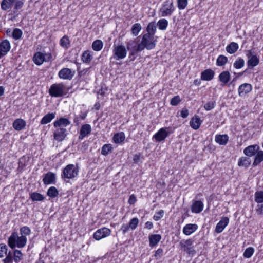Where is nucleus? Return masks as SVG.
<instances>
[{"mask_svg": "<svg viewBox=\"0 0 263 263\" xmlns=\"http://www.w3.org/2000/svg\"><path fill=\"white\" fill-rule=\"evenodd\" d=\"M27 243V238L25 236H19L16 232H13L8 238V245L11 248L16 247L22 248L25 247Z\"/></svg>", "mask_w": 263, "mask_h": 263, "instance_id": "1", "label": "nucleus"}, {"mask_svg": "<svg viewBox=\"0 0 263 263\" xmlns=\"http://www.w3.org/2000/svg\"><path fill=\"white\" fill-rule=\"evenodd\" d=\"M66 86L62 83H55L50 86L49 93L52 97H61L66 94Z\"/></svg>", "mask_w": 263, "mask_h": 263, "instance_id": "2", "label": "nucleus"}, {"mask_svg": "<svg viewBox=\"0 0 263 263\" xmlns=\"http://www.w3.org/2000/svg\"><path fill=\"white\" fill-rule=\"evenodd\" d=\"M79 172L78 167L73 164L67 165L63 170L62 178L73 179L77 176Z\"/></svg>", "mask_w": 263, "mask_h": 263, "instance_id": "3", "label": "nucleus"}, {"mask_svg": "<svg viewBox=\"0 0 263 263\" xmlns=\"http://www.w3.org/2000/svg\"><path fill=\"white\" fill-rule=\"evenodd\" d=\"M175 10L173 0L165 1L160 9L162 17L171 16Z\"/></svg>", "mask_w": 263, "mask_h": 263, "instance_id": "4", "label": "nucleus"}, {"mask_svg": "<svg viewBox=\"0 0 263 263\" xmlns=\"http://www.w3.org/2000/svg\"><path fill=\"white\" fill-rule=\"evenodd\" d=\"M142 41H144V44L147 50L152 49L156 46V40L154 39L153 35H149V34H144L142 36Z\"/></svg>", "mask_w": 263, "mask_h": 263, "instance_id": "5", "label": "nucleus"}, {"mask_svg": "<svg viewBox=\"0 0 263 263\" xmlns=\"http://www.w3.org/2000/svg\"><path fill=\"white\" fill-rule=\"evenodd\" d=\"M113 53L117 60L122 59L126 56L127 51L123 45H118L114 47Z\"/></svg>", "mask_w": 263, "mask_h": 263, "instance_id": "6", "label": "nucleus"}, {"mask_svg": "<svg viewBox=\"0 0 263 263\" xmlns=\"http://www.w3.org/2000/svg\"><path fill=\"white\" fill-rule=\"evenodd\" d=\"M193 241L191 239L186 240H182L179 242V245L181 248H183V250L190 255L194 254L195 253L193 247H191Z\"/></svg>", "mask_w": 263, "mask_h": 263, "instance_id": "7", "label": "nucleus"}, {"mask_svg": "<svg viewBox=\"0 0 263 263\" xmlns=\"http://www.w3.org/2000/svg\"><path fill=\"white\" fill-rule=\"evenodd\" d=\"M111 231L109 229L103 227L98 229L93 234V238L97 240H99L102 238L108 236L110 235Z\"/></svg>", "mask_w": 263, "mask_h": 263, "instance_id": "8", "label": "nucleus"}, {"mask_svg": "<svg viewBox=\"0 0 263 263\" xmlns=\"http://www.w3.org/2000/svg\"><path fill=\"white\" fill-rule=\"evenodd\" d=\"M54 133V139L58 142L63 141L67 135V130L64 127H56Z\"/></svg>", "mask_w": 263, "mask_h": 263, "instance_id": "9", "label": "nucleus"}, {"mask_svg": "<svg viewBox=\"0 0 263 263\" xmlns=\"http://www.w3.org/2000/svg\"><path fill=\"white\" fill-rule=\"evenodd\" d=\"M246 55L248 58V61L247 62L248 67H253L258 64V58L256 57V55L253 54V53L251 50L247 51Z\"/></svg>", "mask_w": 263, "mask_h": 263, "instance_id": "10", "label": "nucleus"}, {"mask_svg": "<svg viewBox=\"0 0 263 263\" xmlns=\"http://www.w3.org/2000/svg\"><path fill=\"white\" fill-rule=\"evenodd\" d=\"M74 73V71H72L70 69L64 68L59 71L58 75L61 79L70 80Z\"/></svg>", "mask_w": 263, "mask_h": 263, "instance_id": "11", "label": "nucleus"}, {"mask_svg": "<svg viewBox=\"0 0 263 263\" xmlns=\"http://www.w3.org/2000/svg\"><path fill=\"white\" fill-rule=\"evenodd\" d=\"M168 134V132L165 128H161L153 136V139H155L157 142H161L164 140Z\"/></svg>", "mask_w": 263, "mask_h": 263, "instance_id": "12", "label": "nucleus"}, {"mask_svg": "<svg viewBox=\"0 0 263 263\" xmlns=\"http://www.w3.org/2000/svg\"><path fill=\"white\" fill-rule=\"evenodd\" d=\"M252 89V86L250 84L243 83L239 86L238 88V94L240 97H243L247 93L250 92Z\"/></svg>", "mask_w": 263, "mask_h": 263, "instance_id": "13", "label": "nucleus"}, {"mask_svg": "<svg viewBox=\"0 0 263 263\" xmlns=\"http://www.w3.org/2000/svg\"><path fill=\"white\" fill-rule=\"evenodd\" d=\"M259 149V146L258 145H252L246 147L243 150V153L246 156L251 157L254 156Z\"/></svg>", "mask_w": 263, "mask_h": 263, "instance_id": "14", "label": "nucleus"}, {"mask_svg": "<svg viewBox=\"0 0 263 263\" xmlns=\"http://www.w3.org/2000/svg\"><path fill=\"white\" fill-rule=\"evenodd\" d=\"M229 219L227 217H223L217 224L215 232L220 233L222 232L229 223Z\"/></svg>", "mask_w": 263, "mask_h": 263, "instance_id": "15", "label": "nucleus"}, {"mask_svg": "<svg viewBox=\"0 0 263 263\" xmlns=\"http://www.w3.org/2000/svg\"><path fill=\"white\" fill-rule=\"evenodd\" d=\"M43 181L45 184H54L55 182V174L49 172L46 173L43 179Z\"/></svg>", "mask_w": 263, "mask_h": 263, "instance_id": "16", "label": "nucleus"}, {"mask_svg": "<svg viewBox=\"0 0 263 263\" xmlns=\"http://www.w3.org/2000/svg\"><path fill=\"white\" fill-rule=\"evenodd\" d=\"M231 74L228 71H223L220 73L218 78L219 80L221 83V86H224L227 83L230 81Z\"/></svg>", "mask_w": 263, "mask_h": 263, "instance_id": "17", "label": "nucleus"}, {"mask_svg": "<svg viewBox=\"0 0 263 263\" xmlns=\"http://www.w3.org/2000/svg\"><path fill=\"white\" fill-rule=\"evenodd\" d=\"M214 71L211 69H208L201 72V79L205 81H211L214 77Z\"/></svg>", "mask_w": 263, "mask_h": 263, "instance_id": "18", "label": "nucleus"}, {"mask_svg": "<svg viewBox=\"0 0 263 263\" xmlns=\"http://www.w3.org/2000/svg\"><path fill=\"white\" fill-rule=\"evenodd\" d=\"M91 131V128L89 124L83 125L81 128L79 138L83 139L85 137L89 135Z\"/></svg>", "mask_w": 263, "mask_h": 263, "instance_id": "19", "label": "nucleus"}, {"mask_svg": "<svg viewBox=\"0 0 263 263\" xmlns=\"http://www.w3.org/2000/svg\"><path fill=\"white\" fill-rule=\"evenodd\" d=\"M198 229V226L196 224H187L183 229V233L186 235H190Z\"/></svg>", "mask_w": 263, "mask_h": 263, "instance_id": "20", "label": "nucleus"}, {"mask_svg": "<svg viewBox=\"0 0 263 263\" xmlns=\"http://www.w3.org/2000/svg\"><path fill=\"white\" fill-rule=\"evenodd\" d=\"M203 203L200 200H197L193 202L191 210L193 213H199L203 210Z\"/></svg>", "mask_w": 263, "mask_h": 263, "instance_id": "21", "label": "nucleus"}, {"mask_svg": "<svg viewBox=\"0 0 263 263\" xmlns=\"http://www.w3.org/2000/svg\"><path fill=\"white\" fill-rule=\"evenodd\" d=\"M70 122L66 118H60L59 120H57L53 123L55 127H64L69 125Z\"/></svg>", "mask_w": 263, "mask_h": 263, "instance_id": "22", "label": "nucleus"}, {"mask_svg": "<svg viewBox=\"0 0 263 263\" xmlns=\"http://www.w3.org/2000/svg\"><path fill=\"white\" fill-rule=\"evenodd\" d=\"M202 120L197 116H195L192 118L190 122V126L194 129H198L202 124Z\"/></svg>", "mask_w": 263, "mask_h": 263, "instance_id": "23", "label": "nucleus"}, {"mask_svg": "<svg viewBox=\"0 0 263 263\" xmlns=\"http://www.w3.org/2000/svg\"><path fill=\"white\" fill-rule=\"evenodd\" d=\"M161 239V236L159 234H152L149 236V246L153 247L157 245Z\"/></svg>", "mask_w": 263, "mask_h": 263, "instance_id": "24", "label": "nucleus"}, {"mask_svg": "<svg viewBox=\"0 0 263 263\" xmlns=\"http://www.w3.org/2000/svg\"><path fill=\"white\" fill-rule=\"evenodd\" d=\"M25 126L26 122L22 119H16L13 123V127L16 130L23 129Z\"/></svg>", "mask_w": 263, "mask_h": 263, "instance_id": "25", "label": "nucleus"}, {"mask_svg": "<svg viewBox=\"0 0 263 263\" xmlns=\"http://www.w3.org/2000/svg\"><path fill=\"white\" fill-rule=\"evenodd\" d=\"M229 140V137L227 134L217 135L215 136V141L220 145H225Z\"/></svg>", "mask_w": 263, "mask_h": 263, "instance_id": "26", "label": "nucleus"}, {"mask_svg": "<svg viewBox=\"0 0 263 263\" xmlns=\"http://www.w3.org/2000/svg\"><path fill=\"white\" fill-rule=\"evenodd\" d=\"M0 49L5 55L10 49V44L9 41L5 40L0 44Z\"/></svg>", "mask_w": 263, "mask_h": 263, "instance_id": "27", "label": "nucleus"}, {"mask_svg": "<svg viewBox=\"0 0 263 263\" xmlns=\"http://www.w3.org/2000/svg\"><path fill=\"white\" fill-rule=\"evenodd\" d=\"M55 117V113H48L44 116L42 119L40 123L41 124L44 125L46 124L51 122Z\"/></svg>", "mask_w": 263, "mask_h": 263, "instance_id": "28", "label": "nucleus"}, {"mask_svg": "<svg viewBox=\"0 0 263 263\" xmlns=\"http://www.w3.org/2000/svg\"><path fill=\"white\" fill-rule=\"evenodd\" d=\"M45 56L44 53L42 52L36 53L33 57V61L37 65L42 64L45 61Z\"/></svg>", "mask_w": 263, "mask_h": 263, "instance_id": "29", "label": "nucleus"}, {"mask_svg": "<svg viewBox=\"0 0 263 263\" xmlns=\"http://www.w3.org/2000/svg\"><path fill=\"white\" fill-rule=\"evenodd\" d=\"M70 43V40L66 35L63 36L60 41V46L65 49H68L69 47Z\"/></svg>", "mask_w": 263, "mask_h": 263, "instance_id": "30", "label": "nucleus"}, {"mask_svg": "<svg viewBox=\"0 0 263 263\" xmlns=\"http://www.w3.org/2000/svg\"><path fill=\"white\" fill-rule=\"evenodd\" d=\"M157 29V26L156 23L154 22H151L147 25L146 31L147 33L146 34H149V35H154L156 30Z\"/></svg>", "mask_w": 263, "mask_h": 263, "instance_id": "31", "label": "nucleus"}, {"mask_svg": "<svg viewBox=\"0 0 263 263\" xmlns=\"http://www.w3.org/2000/svg\"><path fill=\"white\" fill-rule=\"evenodd\" d=\"M257 152V153L255 157L254 161L253 163L254 166H257L263 161V151L258 150Z\"/></svg>", "mask_w": 263, "mask_h": 263, "instance_id": "32", "label": "nucleus"}, {"mask_svg": "<svg viewBox=\"0 0 263 263\" xmlns=\"http://www.w3.org/2000/svg\"><path fill=\"white\" fill-rule=\"evenodd\" d=\"M30 198L33 201H42L44 200L45 197L40 193L33 192L30 194Z\"/></svg>", "mask_w": 263, "mask_h": 263, "instance_id": "33", "label": "nucleus"}, {"mask_svg": "<svg viewBox=\"0 0 263 263\" xmlns=\"http://www.w3.org/2000/svg\"><path fill=\"white\" fill-rule=\"evenodd\" d=\"M238 48V45L235 42H232L226 47L227 51L231 54L235 53Z\"/></svg>", "mask_w": 263, "mask_h": 263, "instance_id": "34", "label": "nucleus"}, {"mask_svg": "<svg viewBox=\"0 0 263 263\" xmlns=\"http://www.w3.org/2000/svg\"><path fill=\"white\" fill-rule=\"evenodd\" d=\"M13 4V0H3L1 4V9L6 11L11 8Z\"/></svg>", "mask_w": 263, "mask_h": 263, "instance_id": "35", "label": "nucleus"}, {"mask_svg": "<svg viewBox=\"0 0 263 263\" xmlns=\"http://www.w3.org/2000/svg\"><path fill=\"white\" fill-rule=\"evenodd\" d=\"M103 43L100 40H95L92 44V48L96 51H100L103 47Z\"/></svg>", "mask_w": 263, "mask_h": 263, "instance_id": "36", "label": "nucleus"}, {"mask_svg": "<svg viewBox=\"0 0 263 263\" xmlns=\"http://www.w3.org/2000/svg\"><path fill=\"white\" fill-rule=\"evenodd\" d=\"M113 139L116 143H120L125 139L124 134L123 132L118 133L114 136Z\"/></svg>", "mask_w": 263, "mask_h": 263, "instance_id": "37", "label": "nucleus"}, {"mask_svg": "<svg viewBox=\"0 0 263 263\" xmlns=\"http://www.w3.org/2000/svg\"><path fill=\"white\" fill-rule=\"evenodd\" d=\"M81 59L83 62L86 63H89L91 61L92 57L90 53V51L87 50L83 53Z\"/></svg>", "mask_w": 263, "mask_h": 263, "instance_id": "38", "label": "nucleus"}, {"mask_svg": "<svg viewBox=\"0 0 263 263\" xmlns=\"http://www.w3.org/2000/svg\"><path fill=\"white\" fill-rule=\"evenodd\" d=\"M238 164L239 166L248 167L250 164V159L248 157H241L239 159Z\"/></svg>", "mask_w": 263, "mask_h": 263, "instance_id": "39", "label": "nucleus"}, {"mask_svg": "<svg viewBox=\"0 0 263 263\" xmlns=\"http://www.w3.org/2000/svg\"><path fill=\"white\" fill-rule=\"evenodd\" d=\"M23 258V254L18 250H14L13 252V259L16 263H18Z\"/></svg>", "mask_w": 263, "mask_h": 263, "instance_id": "40", "label": "nucleus"}, {"mask_svg": "<svg viewBox=\"0 0 263 263\" xmlns=\"http://www.w3.org/2000/svg\"><path fill=\"white\" fill-rule=\"evenodd\" d=\"M228 62V58L227 57L220 55L216 60V64L219 66H222L224 65Z\"/></svg>", "mask_w": 263, "mask_h": 263, "instance_id": "41", "label": "nucleus"}, {"mask_svg": "<svg viewBox=\"0 0 263 263\" xmlns=\"http://www.w3.org/2000/svg\"><path fill=\"white\" fill-rule=\"evenodd\" d=\"M139 222V220L137 217L133 218L128 223V227L132 230H134L137 227Z\"/></svg>", "mask_w": 263, "mask_h": 263, "instance_id": "42", "label": "nucleus"}, {"mask_svg": "<svg viewBox=\"0 0 263 263\" xmlns=\"http://www.w3.org/2000/svg\"><path fill=\"white\" fill-rule=\"evenodd\" d=\"M47 194L50 197L54 198L58 196L59 192L55 187L51 186L48 190Z\"/></svg>", "mask_w": 263, "mask_h": 263, "instance_id": "43", "label": "nucleus"}, {"mask_svg": "<svg viewBox=\"0 0 263 263\" xmlns=\"http://www.w3.org/2000/svg\"><path fill=\"white\" fill-rule=\"evenodd\" d=\"M157 25L160 30H165L168 26V21L165 19H161L158 22Z\"/></svg>", "mask_w": 263, "mask_h": 263, "instance_id": "44", "label": "nucleus"}, {"mask_svg": "<svg viewBox=\"0 0 263 263\" xmlns=\"http://www.w3.org/2000/svg\"><path fill=\"white\" fill-rule=\"evenodd\" d=\"M141 30V26L139 23H136L132 26V32L134 35L137 36Z\"/></svg>", "mask_w": 263, "mask_h": 263, "instance_id": "45", "label": "nucleus"}, {"mask_svg": "<svg viewBox=\"0 0 263 263\" xmlns=\"http://www.w3.org/2000/svg\"><path fill=\"white\" fill-rule=\"evenodd\" d=\"M216 105V102L215 100H211L208 101L206 103H205L204 105V109L209 111L212 110L213 108L215 107Z\"/></svg>", "mask_w": 263, "mask_h": 263, "instance_id": "46", "label": "nucleus"}, {"mask_svg": "<svg viewBox=\"0 0 263 263\" xmlns=\"http://www.w3.org/2000/svg\"><path fill=\"white\" fill-rule=\"evenodd\" d=\"M254 249L252 247H249L246 249L243 253V256L245 258H250L253 254L254 253Z\"/></svg>", "mask_w": 263, "mask_h": 263, "instance_id": "47", "label": "nucleus"}, {"mask_svg": "<svg viewBox=\"0 0 263 263\" xmlns=\"http://www.w3.org/2000/svg\"><path fill=\"white\" fill-rule=\"evenodd\" d=\"M22 31L18 28H15L12 32V37L15 40H19L22 35Z\"/></svg>", "mask_w": 263, "mask_h": 263, "instance_id": "48", "label": "nucleus"}, {"mask_svg": "<svg viewBox=\"0 0 263 263\" xmlns=\"http://www.w3.org/2000/svg\"><path fill=\"white\" fill-rule=\"evenodd\" d=\"M245 65L244 60L241 58H239L234 63V67L236 69H240L243 67Z\"/></svg>", "mask_w": 263, "mask_h": 263, "instance_id": "49", "label": "nucleus"}, {"mask_svg": "<svg viewBox=\"0 0 263 263\" xmlns=\"http://www.w3.org/2000/svg\"><path fill=\"white\" fill-rule=\"evenodd\" d=\"M8 248L4 243L0 244V258H2L5 255L7 254Z\"/></svg>", "mask_w": 263, "mask_h": 263, "instance_id": "50", "label": "nucleus"}, {"mask_svg": "<svg viewBox=\"0 0 263 263\" xmlns=\"http://www.w3.org/2000/svg\"><path fill=\"white\" fill-rule=\"evenodd\" d=\"M111 150V147L110 146V145L105 144L102 148L101 154L104 156H106Z\"/></svg>", "mask_w": 263, "mask_h": 263, "instance_id": "51", "label": "nucleus"}, {"mask_svg": "<svg viewBox=\"0 0 263 263\" xmlns=\"http://www.w3.org/2000/svg\"><path fill=\"white\" fill-rule=\"evenodd\" d=\"M20 233L21 236L29 235L30 233V230L28 227H23L20 229Z\"/></svg>", "mask_w": 263, "mask_h": 263, "instance_id": "52", "label": "nucleus"}, {"mask_svg": "<svg viewBox=\"0 0 263 263\" xmlns=\"http://www.w3.org/2000/svg\"><path fill=\"white\" fill-rule=\"evenodd\" d=\"M13 3H14V9L15 10L20 9L24 5V2L22 0H13Z\"/></svg>", "mask_w": 263, "mask_h": 263, "instance_id": "53", "label": "nucleus"}, {"mask_svg": "<svg viewBox=\"0 0 263 263\" xmlns=\"http://www.w3.org/2000/svg\"><path fill=\"white\" fill-rule=\"evenodd\" d=\"M181 102V99L179 96H176L172 98L170 103L173 106L177 105Z\"/></svg>", "mask_w": 263, "mask_h": 263, "instance_id": "54", "label": "nucleus"}, {"mask_svg": "<svg viewBox=\"0 0 263 263\" xmlns=\"http://www.w3.org/2000/svg\"><path fill=\"white\" fill-rule=\"evenodd\" d=\"M178 7L179 9H184L187 4V0H178Z\"/></svg>", "mask_w": 263, "mask_h": 263, "instance_id": "55", "label": "nucleus"}, {"mask_svg": "<svg viewBox=\"0 0 263 263\" xmlns=\"http://www.w3.org/2000/svg\"><path fill=\"white\" fill-rule=\"evenodd\" d=\"M4 263H12L13 257L11 251H9L8 254H6V257L3 260Z\"/></svg>", "mask_w": 263, "mask_h": 263, "instance_id": "56", "label": "nucleus"}, {"mask_svg": "<svg viewBox=\"0 0 263 263\" xmlns=\"http://www.w3.org/2000/svg\"><path fill=\"white\" fill-rule=\"evenodd\" d=\"M144 41H141V43H139L138 44H136V47L135 50H137V51L140 52L144 50L145 48H146V46L144 44Z\"/></svg>", "mask_w": 263, "mask_h": 263, "instance_id": "57", "label": "nucleus"}, {"mask_svg": "<svg viewBox=\"0 0 263 263\" xmlns=\"http://www.w3.org/2000/svg\"><path fill=\"white\" fill-rule=\"evenodd\" d=\"M163 214L164 211L163 210H161L155 214V215L153 217V219L155 221H158L163 217Z\"/></svg>", "mask_w": 263, "mask_h": 263, "instance_id": "58", "label": "nucleus"}, {"mask_svg": "<svg viewBox=\"0 0 263 263\" xmlns=\"http://www.w3.org/2000/svg\"><path fill=\"white\" fill-rule=\"evenodd\" d=\"M136 47V43L134 41H130L127 44V48L128 50H133Z\"/></svg>", "mask_w": 263, "mask_h": 263, "instance_id": "59", "label": "nucleus"}, {"mask_svg": "<svg viewBox=\"0 0 263 263\" xmlns=\"http://www.w3.org/2000/svg\"><path fill=\"white\" fill-rule=\"evenodd\" d=\"M163 254V250L161 248L158 249L156 251L155 253V257L156 259H160Z\"/></svg>", "mask_w": 263, "mask_h": 263, "instance_id": "60", "label": "nucleus"}, {"mask_svg": "<svg viewBox=\"0 0 263 263\" xmlns=\"http://www.w3.org/2000/svg\"><path fill=\"white\" fill-rule=\"evenodd\" d=\"M45 56V61H49L54 60L53 55L51 53H44Z\"/></svg>", "mask_w": 263, "mask_h": 263, "instance_id": "61", "label": "nucleus"}, {"mask_svg": "<svg viewBox=\"0 0 263 263\" xmlns=\"http://www.w3.org/2000/svg\"><path fill=\"white\" fill-rule=\"evenodd\" d=\"M25 166V158H24V157H23L19 159L18 167L23 168Z\"/></svg>", "mask_w": 263, "mask_h": 263, "instance_id": "62", "label": "nucleus"}, {"mask_svg": "<svg viewBox=\"0 0 263 263\" xmlns=\"http://www.w3.org/2000/svg\"><path fill=\"white\" fill-rule=\"evenodd\" d=\"M130 228L128 227V224H122L120 230L122 231L123 234H125L129 230Z\"/></svg>", "mask_w": 263, "mask_h": 263, "instance_id": "63", "label": "nucleus"}, {"mask_svg": "<svg viewBox=\"0 0 263 263\" xmlns=\"http://www.w3.org/2000/svg\"><path fill=\"white\" fill-rule=\"evenodd\" d=\"M256 212L259 214L263 215V203L257 205Z\"/></svg>", "mask_w": 263, "mask_h": 263, "instance_id": "64", "label": "nucleus"}]
</instances>
